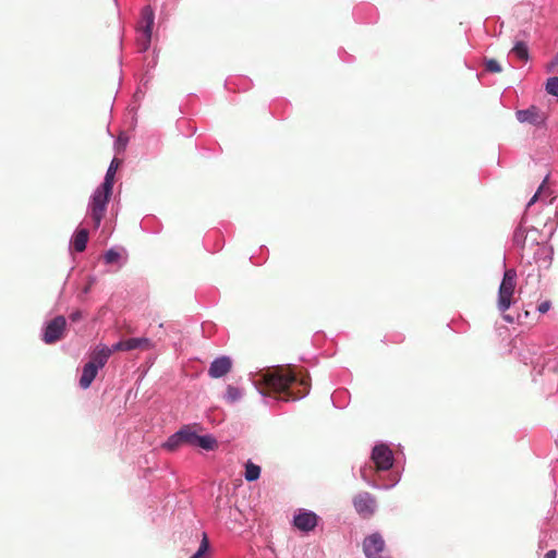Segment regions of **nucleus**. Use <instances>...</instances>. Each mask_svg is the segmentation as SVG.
<instances>
[{
    "label": "nucleus",
    "mask_w": 558,
    "mask_h": 558,
    "mask_svg": "<svg viewBox=\"0 0 558 558\" xmlns=\"http://www.w3.org/2000/svg\"><path fill=\"white\" fill-rule=\"evenodd\" d=\"M87 241H88V231L86 229L77 230L73 238L74 250L76 252L85 251Z\"/></svg>",
    "instance_id": "nucleus-17"
},
{
    "label": "nucleus",
    "mask_w": 558,
    "mask_h": 558,
    "mask_svg": "<svg viewBox=\"0 0 558 558\" xmlns=\"http://www.w3.org/2000/svg\"><path fill=\"white\" fill-rule=\"evenodd\" d=\"M550 306H551L550 301H544L538 305L537 310L539 313L545 314L549 311Z\"/></svg>",
    "instance_id": "nucleus-29"
},
{
    "label": "nucleus",
    "mask_w": 558,
    "mask_h": 558,
    "mask_svg": "<svg viewBox=\"0 0 558 558\" xmlns=\"http://www.w3.org/2000/svg\"><path fill=\"white\" fill-rule=\"evenodd\" d=\"M118 144L121 146V147H124L126 142L122 138V136H119L118 138Z\"/></svg>",
    "instance_id": "nucleus-34"
},
{
    "label": "nucleus",
    "mask_w": 558,
    "mask_h": 558,
    "mask_svg": "<svg viewBox=\"0 0 558 558\" xmlns=\"http://www.w3.org/2000/svg\"><path fill=\"white\" fill-rule=\"evenodd\" d=\"M95 281H96V280H95V278H94V277H89V278H88V281H87V283H86V286H85V287H84V289H83V293H85V294L89 293V291L92 290V288H93V286H94Z\"/></svg>",
    "instance_id": "nucleus-30"
},
{
    "label": "nucleus",
    "mask_w": 558,
    "mask_h": 558,
    "mask_svg": "<svg viewBox=\"0 0 558 558\" xmlns=\"http://www.w3.org/2000/svg\"><path fill=\"white\" fill-rule=\"evenodd\" d=\"M195 447H201L205 450H215L218 448L217 439L211 435L198 436Z\"/></svg>",
    "instance_id": "nucleus-18"
},
{
    "label": "nucleus",
    "mask_w": 558,
    "mask_h": 558,
    "mask_svg": "<svg viewBox=\"0 0 558 558\" xmlns=\"http://www.w3.org/2000/svg\"><path fill=\"white\" fill-rule=\"evenodd\" d=\"M485 69L488 71V72H492V73H500L501 72V66L499 65L498 61L495 60V59H488L485 61Z\"/></svg>",
    "instance_id": "nucleus-25"
},
{
    "label": "nucleus",
    "mask_w": 558,
    "mask_h": 558,
    "mask_svg": "<svg viewBox=\"0 0 558 558\" xmlns=\"http://www.w3.org/2000/svg\"><path fill=\"white\" fill-rule=\"evenodd\" d=\"M66 327V320L64 316H57L52 320H50L44 331L43 340L47 344H52L59 340H61L64 336Z\"/></svg>",
    "instance_id": "nucleus-6"
},
{
    "label": "nucleus",
    "mask_w": 558,
    "mask_h": 558,
    "mask_svg": "<svg viewBox=\"0 0 558 558\" xmlns=\"http://www.w3.org/2000/svg\"><path fill=\"white\" fill-rule=\"evenodd\" d=\"M114 351L116 350H113V347L108 348L106 345H98L90 354V360L88 363L94 364V366L98 369L102 368Z\"/></svg>",
    "instance_id": "nucleus-12"
},
{
    "label": "nucleus",
    "mask_w": 558,
    "mask_h": 558,
    "mask_svg": "<svg viewBox=\"0 0 558 558\" xmlns=\"http://www.w3.org/2000/svg\"><path fill=\"white\" fill-rule=\"evenodd\" d=\"M120 165H121V160H119L118 158L112 159V161L107 170L105 180L101 184V185L106 186V189H108V187L113 189L114 175H116V172H117L118 168L120 167Z\"/></svg>",
    "instance_id": "nucleus-16"
},
{
    "label": "nucleus",
    "mask_w": 558,
    "mask_h": 558,
    "mask_svg": "<svg viewBox=\"0 0 558 558\" xmlns=\"http://www.w3.org/2000/svg\"><path fill=\"white\" fill-rule=\"evenodd\" d=\"M517 286V272L514 269H507L498 291L497 306L500 312H506L512 304Z\"/></svg>",
    "instance_id": "nucleus-3"
},
{
    "label": "nucleus",
    "mask_w": 558,
    "mask_h": 558,
    "mask_svg": "<svg viewBox=\"0 0 558 558\" xmlns=\"http://www.w3.org/2000/svg\"><path fill=\"white\" fill-rule=\"evenodd\" d=\"M197 429H199L198 425H184L180 428V436L182 437L183 445L195 446L197 442L198 434Z\"/></svg>",
    "instance_id": "nucleus-14"
},
{
    "label": "nucleus",
    "mask_w": 558,
    "mask_h": 558,
    "mask_svg": "<svg viewBox=\"0 0 558 558\" xmlns=\"http://www.w3.org/2000/svg\"><path fill=\"white\" fill-rule=\"evenodd\" d=\"M548 181V175H546V178L544 179V181L542 182L541 186L538 187L537 192L534 194V196L530 199L527 206H532L538 198V196L541 195V193L544 191L545 189V185Z\"/></svg>",
    "instance_id": "nucleus-28"
},
{
    "label": "nucleus",
    "mask_w": 558,
    "mask_h": 558,
    "mask_svg": "<svg viewBox=\"0 0 558 558\" xmlns=\"http://www.w3.org/2000/svg\"><path fill=\"white\" fill-rule=\"evenodd\" d=\"M525 231L522 228L517 229L513 236L514 243L523 248L525 246Z\"/></svg>",
    "instance_id": "nucleus-24"
},
{
    "label": "nucleus",
    "mask_w": 558,
    "mask_h": 558,
    "mask_svg": "<svg viewBox=\"0 0 558 558\" xmlns=\"http://www.w3.org/2000/svg\"><path fill=\"white\" fill-rule=\"evenodd\" d=\"M363 550L367 558H391L386 554L385 541L379 533H373L364 539Z\"/></svg>",
    "instance_id": "nucleus-4"
},
{
    "label": "nucleus",
    "mask_w": 558,
    "mask_h": 558,
    "mask_svg": "<svg viewBox=\"0 0 558 558\" xmlns=\"http://www.w3.org/2000/svg\"><path fill=\"white\" fill-rule=\"evenodd\" d=\"M232 368V361L229 356H220L214 360L209 366L208 375L211 378H220L227 375Z\"/></svg>",
    "instance_id": "nucleus-11"
},
{
    "label": "nucleus",
    "mask_w": 558,
    "mask_h": 558,
    "mask_svg": "<svg viewBox=\"0 0 558 558\" xmlns=\"http://www.w3.org/2000/svg\"><path fill=\"white\" fill-rule=\"evenodd\" d=\"M260 468L257 464H254L251 461H247L245 464V473L244 477L247 482H254L259 478Z\"/></svg>",
    "instance_id": "nucleus-19"
},
{
    "label": "nucleus",
    "mask_w": 558,
    "mask_h": 558,
    "mask_svg": "<svg viewBox=\"0 0 558 558\" xmlns=\"http://www.w3.org/2000/svg\"><path fill=\"white\" fill-rule=\"evenodd\" d=\"M318 523V517L313 511H308L305 509H299V511L294 514L293 525L302 531L310 532L313 531Z\"/></svg>",
    "instance_id": "nucleus-9"
},
{
    "label": "nucleus",
    "mask_w": 558,
    "mask_h": 558,
    "mask_svg": "<svg viewBox=\"0 0 558 558\" xmlns=\"http://www.w3.org/2000/svg\"><path fill=\"white\" fill-rule=\"evenodd\" d=\"M241 397H242V391L238 387H234L231 385H229L227 387L226 399L228 402L233 403V402L240 400Z\"/></svg>",
    "instance_id": "nucleus-22"
},
{
    "label": "nucleus",
    "mask_w": 558,
    "mask_h": 558,
    "mask_svg": "<svg viewBox=\"0 0 558 558\" xmlns=\"http://www.w3.org/2000/svg\"><path fill=\"white\" fill-rule=\"evenodd\" d=\"M556 556H557L556 550H555V549H551V550H549V551H547V553L545 554L544 558H556Z\"/></svg>",
    "instance_id": "nucleus-33"
},
{
    "label": "nucleus",
    "mask_w": 558,
    "mask_h": 558,
    "mask_svg": "<svg viewBox=\"0 0 558 558\" xmlns=\"http://www.w3.org/2000/svg\"><path fill=\"white\" fill-rule=\"evenodd\" d=\"M154 20L155 16L153 9L149 5L144 7L141 13V37L138 38V40L142 43L143 50H146L150 44Z\"/></svg>",
    "instance_id": "nucleus-5"
},
{
    "label": "nucleus",
    "mask_w": 558,
    "mask_h": 558,
    "mask_svg": "<svg viewBox=\"0 0 558 558\" xmlns=\"http://www.w3.org/2000/svg\"><path fill=\"white\" fill-rule=\"evenodd\" d=\"M153 348V342L150 339L142 337V338H130L126 340H121L113 344V350L118 351H133V350H142L147 351Z\"/></svg>",
    "instance_id": "nucleus-10"
},
{
    "label": "nucleus",
    "mask_w": 558,
    "mask_h": 558,
    "mask_svg": "<svg viewBox=\"0 0 558 558\" xmlns=\"http://www.w3.org/2000/svg\"><path fill=\"white\" fill-rule=\"evenodd\" d=\"M262 380L266 393L276 395L284 401L305 397L311 387L308 374L291 365H279L267 371Z\"/></svg>",
    "instance_id": "nucleus-1"
},
{
    "label": "nucleus",
    "mask_w": 558,
    "mask_h": 558,
    "mask_svg": "<svg viewBox=\"0 0 558 558\" xmlns=\"http://www.w3.org/2000/svg\"><path fill=\"white\" fill-rule=\"evenodd\" d=\"M111 195L112 189H106L104 185H100L93 194L89 208L95 228L100 226V222L106 215L107 205Z\"/></svg>",
    "instance_id": "nucleus-2"
},
{
    "label": "nucleus",
    "mask_w": 558,
    "mask_h": 558,
    "mask_svg": "<svg viewBox=\"0 0 558 558\" xmlns=\"http://www.w3.org/2000/svg\"><path fill=\"white\" fill-rule=\"evenodd\" d=\"M546 92L549 95L558 96V76L549 77L547 80Z\"/></svg>",
    "instance_id": "nucleus-23"
},
{
    "label": "nucleus",
    "mask_w": 558,
    "mask_h": 558,
    "mask_svg": "<svg viewBox=\"0 0 558 558\" xmlns=\"http://www.w3.org/2000/svg\"><path fill=\"white\" fill-rule=\"evenodd\" d=\"M362 477L366 480V469L361 470Z\"/></svg>",
    "instance_id": "nucleus-35"
},
{
    "label": "nucleus",
    "mask_w": 558,
    "mask_h": 558,
    "mask_svg": "<svg viewBox=\"0 0 558 558\" xmlns=\"http://www.w3.org/2000/svg\"><path fill=\"white\" fill-rule=\"evenodd\" d=\"M81 317H82V314H81V312H78V311H77V312H74V313H72V314L70 315V319H71L72 322H77V320H80V319H81Z\"/></svg>",
    "instance_id": "nucleus-31"
},
{
    "label": "nucleus",
    "mask_w": 558,
    "mask_h": 558,
    "mask_svg": "<svg viewBox=\"0 0 558 558\" xmlns=\"http://www.w3.org/2000/svg\"><path fill=\"white\" fill-rule=\"evenodd\" d=\"M353 506L362 518L368 519L375 513L377 504L373 495L363 492L354 496Z\"/></svg>",
    "instance_id": "nucleus-7"
},
{
    "label": "nucleus",
    "mask_w": 558,
    "mask_h": 558,
    "mask_svg": "<svg viewBox=\"0 0 558 558\" xmlns=\"http://www.w3.org/2000/svg\"><path fill=\"white\" fill-rule=\"evenodd\" d=\"M371 458L377 471H387L393 464L392 451L386 445L375 446Z\"/></svg>",
    "instance_id": "nucleus-8"
},
{
    "label": "nucleus",
    "mask_w": 558,
    "mask_h": 558,
    "mask_svg": "<svg viewBox=\"0 0 558 558\" xmlns=\"http://www.w3.org/2000/svg\"><path fill=\"white\" fill-rule=\"evenodd\" d=\"M517 119L522 123H530L533 125H538L543 122V117L537 107L531 106L525 110L517 111Z\"/></svg>",
    "instance_id": "nucleus-13"
},
{
    "label": "nucleus",
    "mask_w": 558,
    "mask_h": 558,
    "mask_svg": "<svg viewBox=\"0 0 558 558\" xmlns=\"http://www.w3.org/2000/svg\"><path fill=\"white\" fill-rule=\"evenodd\" d=\"M182 445V437L180 436L179 429L177 433H174L168 438V440L162 445V447L169 451H174Z\"/></svg>",
    "instance_id": "nucleus-20"
},
{
    "label": "nucleus",
    "mask_w": 558,
    "mask_h": 558,
    "mask_svg": "<svg viewBox=\"0 0 558 558\" xmlns=\"http://www.w3.org/2000/svg\"><path fill=\"white\" fill-rule=\"evenodd\" d=\"M511 53H513L521 61H527L529 59V49L526 44L523 41H518L511 49Z\"/></svg>",
    "instance_id": "nucleus-21"
},
{
    "label": "nucleus",
    "mask_w": 558,
    "mask_h": 558,
    "mask_svg": "<svg viewBox=\"0 0 558 558\" xmlns=\"http://www.w3.org/2000/svg\"><path fill=\"white\" fill-rule=\"evenodd\" d=\"M557 65H558V51H557V54L555 56V58L553 59V61L549 63L548 70L550 71L554 66H557Z\"/></svg>",
    "instance_id": "nucleus-32"
},
{
    "label": "nucleus",
    "mask_w": 558,
    "mask_h": 558,
    "mask_svg": "<svg viewBox=\"0 0 558 558\" xmlns=\"http://www.w3.org/2000/svg\"><path fill=\"white\" fill-rule=\"evenodd\" d=\"M98 373V368L94 364L86 363L83 367L82 376L80 378V386L83 389H87Z\"/></svg>",
    "instance_id": "nucleus-15"
},
{
    "label": "nucleus",
    "mask_w": 558,
    "mask_h": 558,
    "mask_svg": "<svg viewBox=\"0 0 558 558\" xmlns=\"http://www.w3.org/2000/svg\"><path fill=\"white\" fill-rule=\"evenodd\" d=\"M104 258L107 264H112V263H116L120 258V254L114 250H109L105 254Z\"/></svg>",
    "instance_id": "nucleus-27"
},
{
    "label": "nucleus",
    "mask_w": 558,
    "mask_h": 558,
    "mask_svg": "<svg viewBox=\"0 0 558 558\" xmlns=\"http://www.w3.org/2000/svg\"><path fill=\"white\" fill-rule=\"evenodd\" d=\"M208 546H209V544H208L207 536L204 534L198 550L191 558H201L207 551Z\"/></svg>",
    "instance_id": "nucleus-26"
},
{
    "label": "nucleus",
    "mask_w": 558,
    "mask_h": 558,
    "mask_svg": "<svg viewBox=\"0 0 558 558\" xmlns=\"http://www.w3.org/2000/svg\"><path fill=\"white\" fill-rule=\"evenodd\" d=\"M504 318H505L506 320H508V322H512V318H511L510 316H508V315H505V316H504Z\"/></svg>",
    "instance_id": "nucleus-36"
}]
</instances>
